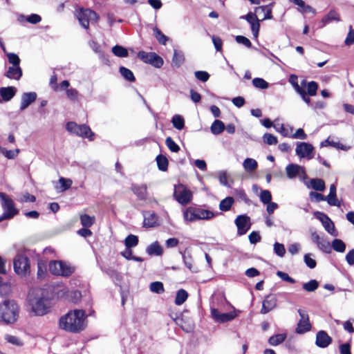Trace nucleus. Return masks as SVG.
I'll return each instance as SVG.
<instances>
[{
    "mask_svg": "<svg viewBox=\"0 0 354 354\" xmlns=\"http://www.w3.org/2000/svg\"><path fill=\"white\" fill-rule=\"evenodd\" d=\"M154 53H147L145 51H140L138 53V57L142 62L149 64L151 60L153 59Z\"/></svg>",
    "mask_w": 354,
    "mask_h": 354,
    "instance_id": "603ef678",
    "label": "nucleus"
},
{
    "mask_svg": "<svg viewBox=\"0 0 354 354\" xmlns=\"http://www.w3.org/2000/svg\"><path fill=\"white\" fill-rule=\"evenodd\" d=\"M326 198L329 205L340 207L341 203L337 198L336 185L335 184H332L330 186V192L328 195L326 196Z\"/></svg>",
    "mask_w": 354,
    "mask_h": 354,
    "instance_id": "412c9836",
    "label": "nucleus"
},
{
    "mask_svg": "<svg viewBox=\"0 0 354 354\" xmlns=\"http://www.w3.org/2000/svg\"><path fill=\"white\" fill-rule=\"evenodd\" d=\"M211 315L212 318L217 322L225 323L234 319L236 317V313L234 311L221 313L218 309L212 308L211 310Z\"/></svg>",
    "mask_w": 354,
    "mask_h": 354,
    "instance_id": "2eb2a0df",
    "label": "nucleus"
},
{
    "mask_svg": "<svg viewBox=\"0 0 354 354\" xmlns=\"http://www.w3.org/2000/svg\"><path fill=\"white\" fill-rule=\"evenodd\" d=\"M259 197L263 204L269 203L272 200V194L268 190H261Z\"/></svg>",
    "mask_w": 354,
    "mask_h": 354,
    "instance_id": "5fc2aeb1",
    "label": "nucleus"
},
{
    "mask_svg": "<svg viewBox=\"0 0 354 354\" xmlns=\"http://www.w3.org/2000/svg\"><path fill=\"white\" fill-rule=\"evenodd\" d=\"M76 16L80 24L85 29H88L90 23H95L99 19L98 15L91 9H80Z\"/></svg>",
    "mask_w": 354,
    "mask_h": 354,
    "instance_id": "0eeeda50",
    "label": "nucleus"
},
{
    "mask_svg": "<svg viewBox=\"0 0 354 354\" xmlns=\"http://www.w3.org/2000/svg\"><path fill=\"white\" fill-rule=\"evenodd\" d=\"M344 43L346 46H351L354 44V30L352 28V26H350L349 32Z\"/></svg>",
    "mask_w": 354,
    "mask_h": 354,
    "instance_id": "774afa93",
    "label": "nucleus"
},
{
    "mask_svg": "<svg viewBox=\"0 0 354 354\" xmlns=\"http://www.w3.org/2000/svg\"><path fill=\"white\" fill-rule=\"evenodd\" d=\"M119 71H120V74L122 75V76L125 80H127L129 82H134L136 80V78H135V76H134L133 72L131 70H129V68H127L124 66H121L119 68Z\"/></svg>",
    "mask_w": 354,
    "mask_h": 354,
    "instance_id": "4c0bfd02",
    "label": "nucleus"
},
{
    "mask_svg": "<svg viewBox=\"0 0 354 354\" xmlns=\"http://www.w3.org/2000/svg\"><path fill=\"white\" fill-rule=\"evenodd\" d=\"M0 200L3 209V213L0 216V222L5 219L12 218L18 213V210L15 207L13 201L5 193L0 192Z\"/></svg>",
    "mask_w": 354,
    "mask_h": 354,
    "instance_id": "39448f33",
    "label": "nucleus"
},
{
    "mask_svg": "<svg viewBox=\"0 0 354 354\" xmlns=\"http://www.w3.org/2000/svg\"><path fill=\"white\" fill-rule=\"evenodd\" d=\"M313 146L308 142H297L295 149L296 154L300 158H307L308 160L313 158Z\"/></svg>",
    "mask_w": 354,
    "mask_h": 354,
    "instance_id": "ddd939ff",
    "label": "nucleus"
},
{
    "mask_svg": "<svg viewBox=\"0 0 354 354\" xmlns=\"http://www.w3.org/2000/svg\"><path fill=\"white\" fill-rule=\"evenodd\" d=\"M317 88L318 84L315 82L311 81L308 83L306 93L310 96H314L317 93Z\"/></svg>",
    "mask_w": 354,
    "mask_h": 354,
    "instance_id": "13d9d810",
    "label": "nucleus"
},
{
    "mask_svg": "<svg viewBox=\"0 0 354 354\" xmlns=\"http://www.w3.org/2000/svg\"><path fill=\"white\" fill-rule=\"evenodd\" d=\"M5 76L9 79L19 80L22 76V70L19 66H12L8 68Z\"/></svg>",
    "mask_w": 354,
    "mask_h": 354,
    "instance_id": "4be33fe9",
    "label": "nucleus"
},
{
    "mask_svg": "<svg viewBox=\"0 0 354 354\" xmlns=\"http://www.w3.org/2000/svg\"><path fill=\"white\" fill-rule=\"evenodd\" d=\"M111 51L115 56L118 57H127L129 55L127 49L120 45L114 46Z\"/></svg>",
    "mask_w": 354,
    "mask_h": 354,
    "instance_id": "2f4dec72",
    "label": "nucleus"
},
{
    "mask_svg": "<svg viewBox=\"0 0 354 354\" xmlns=\"http://www.w3.org/2000/svg\"><path fill=\"white\" fill-rule=\"evenodd\" d=\"M88 46L94 51V53L98 54L100 57L104 56L101 47L97 42L94 40H91L88 41Z\"/></svg>",
    "mask_w": 354,
    "mask_h": 354,
    "instance_id": "4d7b16f0",
    "label": "nucleus"
},
{
    "mask_svg": "<svg viewBox=\"0 0 354 354\" xmlns=\"http://www.w3.org/2000/svg\"><path fill=\"white\" fill-rule=\"evenodd\" d=\"M144 216V226L147 227H151L157 223V216L155 213L149 212H145Z\"/></svg>",
    "mask_w": 354,
    "mask_h": 354,
    "instance_id": "b1692460",
    "label": "nucleus"
},
{
    "mask_svg": "<svg viewBox=\"0 0 354 354\" xmlns=\"http://www.w3.org/2000/svg\"><path fill=\"white\" fill-rule=\"evenodd\" d=\"M325 230L333 236H337L338 232L335 230V225L330 218L322 224Z\"/></svg>",
    "mask_w": 354,
    "mask_h": 354,
    "instance_id": "473e14b6",
    "label": "nucleus"
},
{
    "mask_svg": "<svg viewBox=\"0 0 354 354\" xmlns=\"http://www.w3.org/2000/svg\"><path fill=\"white\" fill-rule=\"evenodd\" d=\"M234 203V198L232 196H227L220 202L219 209L223 212L229 211Z\"/></svg>",
    "mask_w": 354,
    "mask_h": 354,
    "instance_id": "cd10ccee",
    "label": "nucleus"
},
{
    "mask_svg": "<svg viewBox=\"0 0 354 354\" xmlns=\"http://www.w3.org/2000/svg\"><path fill=\"white\" fill-rule=\"evenodd\" d=\"M46 290H48L50 299H67L69 293L68 288L64 285H44Z\"/></svg>",
    "mask_w": 354,
    "mask_h": 354,
    "instance_id": "9d476101",
    "label": "nucleus"
},
{
    "mask_svg": "<svg viewBox=\"0 0 354 354\" xmlns=\"http://www.w3.org/2000/svg\"><path fill=\"white\" fill-rule=\"evenodd\" d=\"M332 342V338L324 330H319L316 335V345L319 348H326Z\"/></svg>",
    "mask_w": 354,
    "mask_h": 354,
    "instance_id": "f3484780",
    "label": "nucleus"
},
{
    "mask_svg": "<svg viewBox=\"0 0 354 354\" xmlns=\"http://www.w3.org/2000/svg\"><path fill=\"white\" fill-rule=\"evenodd\" d=\"M5 339L11 344L21 346L23 345L22 341L17 337L11 335H6Z\"/></svg>",
    "mask_w": 354,
    "mask_h": 354,
    "instance_id": "6e6d98bb",
    "label": "nucleus"
},
{
    "mask_svg": "<svg viewBox=\"0 0 354 354\" xmlns=\"http://www.w3.org/2000/svg\"><path fill=\"white\" fill-rule=\"evenodd\" d=\"M263 142L269 145H276L277 143V138L276 136L270 133H265L263 136Z\"/></svg>",
    "mask_w": 354,
    "mask_h": 354,
    "instance_id": "680f3d73",
    "label": "nucleus"
},
{
    "mask_svg": "<svg viewBox=\"0 0 354 354\" xmlns=\"http://www.w3.org/2000/svg\"><path fill=\"white\" fill-rule=\"evenodd\" d=\"M185 61L184 54L182 51L174 50L172 58V64L176 67H180Z\"/></svg>",
    "mask_w": 354,
    "mask_h": 354,
    "instance_id": "bb28decb",
    "label": "nucleus"
},
{
    "mask_svg": "<svg viewBox=\"0 0 354 354\" xmlns=\"http://www.w3.org/2000/svg\"><path fill=\"white\" fill-rule=\"evenodd\" d=\"M82 297L81 292L78 290H72L69 291L68 294L67 299L70 300L72 302L76 303Z\"/></svg>",
    "mask_w": 354,
    "mask_h": 354,
    "instance_id": "bf43d9fd",
    "label": "nucleus"
},
{
    "mask_svg": "<svg viewBox=\"0 0 354 354\" xmlns=\"http://www.w3.org/2000/svg\"><path fill=\"white\" fill-rule=\"evenodd\" d=\"M156 160L159 170L162 171H165L167 170L168 160L165 156L159 154L158 156H156Z\"/></svg>",
    "mask_w": 354,
    "mask_h": 354,
    "instance_id": "7c9ffc66",
    "label": "nucleus"
},
{
    "mask_svg": "<svg viewBox=\"0 0 354 354\" xmlns=\"http://www.w3.org/2000/svg\"><path fill=\"white\" fill-rule=\"evenodd\" d=\"M311 254H306L304 257L306 265L310 269L316 267L317 263L315 259L311 258Z\"/></svg>",
    "mask_w": 354,
    "mask_h": 354,
    "instance_id": "0e129e2a",
    "label": "nucleus"
},
{
    "mask_svg": "<svg viewBox=\"0 0 354 354\" xmlns=\"http://www.w3.org/2000/svg\"><path fill=\"white\" fill-rule=\"evenodd\" d=\"M153 30V35L158 43L162 45H165L169 40V37L163 34L157 27H155Z\"/></svg>",
    "mask_w": 354,
    "mask_h": 354,
    "instance_id": "f704fd0d",
    "label": "nucleus"
},
{
    "mask_svg": "<svg viewBox=\"0 0 354 354\" xmlns=\"http://www.w3.org/2000/svg\"><path fill=\"white\" fill-rule=\"evenodd\" d=\"M27 300L32 311L36 315L41 316L49 311L51 299L44 286L30 290Z\"/></svg>",
    "mask_w": 354,
    "mask_h": 354,
    "instance_id": "f257e3e1",
    "label": "nucleus"
},
{
    "mask_svg": "<svg viewBox=\"0 0 354 354\" xmlns=\"http://www.w3.org/2000/svg\"><path fill=\"white\" fill-rule=\"evenodd\" d=\"M311 187L315 191L323 192L326 186L324 181L321 178H313L310 181Z\"/></svg>",
    "mask_w": 354,
    "mask_h": 354,
    "instance_id": "c756f323",
    "label": "nucleus"
},
{
    "mask_svg": "<svg viewBox=\"0 0 354 354\" xmlns=\"http://www.w3.org/2000/svg\"><path fill=\"white\" fill-rule=\"evenodd\" d=\"M274 252L279 257H283L286 254L284 245L275 242L273 246Z\"/></svg>",
    "mask_w": 354,
    "mask_h": 354,
    "instance_id": "de8ad7c7",
    "label": "nucleus"
},
{
    "mask_svg": "<svg viewBox=\"0 0 354 354\" xmlns=\"http://www.w3.org/2000/svg\"><path fill=\"white\" fill-rule=\"evenodd\" d=\"M165 144L168 149L172 152L180 151V147L174 141L171 137H167L165 140Z\"/></svg>",
    "mask_w": 354,
    "mask_h": 354,
    "instance_id": "3c124183",
    "label": "nucleus"
},
{
    "mask_svg": "<svg viewBox=\"0 0 354 354\" xmlns=\"http://www.w3.org/2000/svg\"><path fill=\"white\" fill-rule=\"evenodd\" d=\"M131 190L136 195V196L140 200H145L147 196V187L145 184L140 185H133Z\"/></svg>",
    "mask_w": 354,
    "mask_h": 354,
    "instance_id": "5701e85b",
    "label": "nucleus"
},
{
    "mask_svg": "<svg viewBox=\"0 0 354 354\" xmlns=\"http://www.w3.org/2000/svg\"><path fill=\"white\" fill-rule=\"evenodd\" d=\"M37 99V94L35 92L24 93L21 95L20 111L26 109Z\"/></svg>",
    "mask_w": 354,
    "mask_h": 354,
    "instance_id": "6ab92c4d",
    "label": "nucleus"
},
{
    "mask_svg": "<svg viewBox=\"0 0 354 354\" xmlns=\"http://www.w3.org/2000/svg\"><path fill=\"white\" fill-rule=\"evenodd\" d=\"M298 313L300 316V319L298 322L296 332L299 334H304L311 328L309 317L307 312L302 309H299Z\"/></svg>",
    "mask_w": 354,
    "mask_h": 354,
    "instance_id": "f8f14e48",
    "label": "nucleus"
},
{
    "mask_svg": "<svg viewBox=\"0 0 354 354\" xmlns=\"http://www.w3.org/2000/svg\"><path fill=\"white\" fill-rule=\"evenodd\" d=\"M286 335L285 334H277L275 335L271 336L268 339V342L272 346H277L282 343L286 339Z\"/></svg>",
    "mask_w": 354,
    "mask_h": 354,
    "instance_id": "58836bf2",
    "label": "nucleus"
},
{
    "mask_svg": "<svg viewBox=\"0 0 354 354\" xmlns=\"http://www.w3.org/2000/svg\"><path fill=\"white\" fill-rule=\"evenodd\" d=\"M4 53H6L10 64L12 66H19L20 59L17 54L13 53H6V51Z\"/></svg>",
    "mask_w": 354,
    "mask_h": 354,
    "instance_id": "864d4df0",
    "label": "nucleus"
},
{
    "mask_svg": "<svg viewBox=\"0 0 354 354\" xmlns=\"http://www.w3.org/2000/svg\"><path fill=\"white\" fill-rule=\"evenodd\" d=\"M214 216L211 211L189 207L183 212V217L185 221L194 222L202 219H209Z\"/></svg>",
    "mask_w": 354,
    "mask_h": 354,
    "instance_id": "20e7f679",
    "label": "nucleus"
},
{
    "mask_svg": "<svg viewBox=\"0 0 354 354\" xmlns=\"http://www.w3.org/2000/svg\"><path fill=\"white\" fill-rule=\"evenodd\" d=\"M66 130L75 134L80 137L87 138L89 140L94 139V133L92 132L91 128L86 124H77L74 122H68L66 125Z\"/></svg>",
    "mask_w": 354,
    "mask_h": 354,
    "instance_id": "423d86ee",
    "label": "nucleus"
},
{
    "mask_svg": "<svg viewBox=\"0 0 354 354\" xmlns=\"http://www.w3.org/2000/svg\"><path fill=\"white\" fill-rule=\"evenodd\" d=\"M11 291L10 286L7 283H3L2 279L0 277V295L6 296L8 295Z\"/></svg>",
    "mask_w": 354,
    "mask_h": 354,
    "instance_id": "052dcab7",
    "label": "nucleus"
},
{
    "mask_svg": "<svg viewBox=\"0 0 354 354\" xmlns=\"http://www.w3.org/2000/svg\"><path fill=\"white\" fill-rule=\"evenodd\" d=\"M319 287V283L315 279H312L307 283L303 284V288L307 292H314Z\"/></svg>",
    "mask_w": 354,
    "mask_h": 354,
    "instance_id": "c03bdc74",
    "label": "nucleus"
},
{
    "mask_svg": "<svg viewBox=\"0 0 354 354\" xmlns=\"http://www.w3.org/2000/svg\"><path fill=\"white\" fill-rule=\"evenodd\" d=\"M277 306V299L274 295H268L263 301L261 314H266L274 309Z\"/></svg>",
    "mask_w": 354,
    "mask_h": 354,
    "instance_id": "a211bd4d",
    "label": "nucleus"
},
{
    "mask_svg": "<svg viewBox=\"0 0 354 354\" xmlns=\"http://www.w3.org/2000/svg\"><path fill=\"white\" fill-rule=\"evenodd\" d=\"M95 216H91L86 214H82L80 216V221L81 224L84 227H90L95 223Z\"/></svg>",
    "mask_w": 354,
    "mask_h": 354,
    "instance_id": "e433bc0d",
    "label": "nucleus"
},
{
    "mask_svg": "<svg viewBox=\"0 0 354 354\" xmlns=\"http://www.w3.org/2000/svg\"><path fill=\"white\" fill-rule=\"evenodd\" d=\"M146 251L149 255L160 256L163 252V249L158 241H155L147 248Z\"/></svg>",
    "mask_w": 354,
    "mask_h": 354,
    "instance_id": "393cba45",
    "label": "nucleus"
},
{
    "mask_svg": "<svg viewBox=\"0 0 354 354\" xmlns=\"http://www.w3.org/2000/svg\"><path fill=\"white\" fill-rule=\"evenodd\" d=\"M19 315V306L13 300H5L0 305V316L6 324L14 323Z\"/></svg>",
    "mask_w": 354,
    "mask_h": 354,
    "instance_id": "7ed1b4c3",
    "label": "nucleus"
},
{
    "mask_svg": "<svg viewBox=\"0 0 354 354\" xmlns=\"http://www.w3.org/2000/svg\"><path fill=\"white\" fill-rule=\"evenodd\" d=\"M210 129L213 134L218 135L225 130V124L222 121L216 120L212 124Z\"/></svg>",
    "mask_w": 354,
    "mask_h": 354,
    "instance_id": "c85d7f7f",
    "label": "nucleus"
},
{
    "mask_svg": "<svg viewBox=\"0 0 354 354\" xmlns=\"http://www.w3.org/2000/svg\"><path fill=\"white\" fill-rule=\"evenodd\" d=\"M177 324L187 333L192 332L194 330V324L190 320L185 322L183 319H180L178 321Z\"/></svg>",
    "mask_w": 354,
    "mask_h": 354,
    "instance_id": "79ce46f5",
    "label": "nucleus"
},
{
    "mask_svg": "<svg viewBox=\"0 0 354 354\" xmlns=\"http://www.w3.org/2000/svg\"><path fill=\"white\" fill-rule=\"evenodd\" d=\"M256 11H261L264 13L263 19H270L272 18V9L269 6H259L256 8Z\"/></svg>",
    "mask_w": 354,
    "mask_h": 354,
    "instance_id": "49530a36",
    "label": "nucleus"
},
{
    "mask_svg": "<svg viewBox=\"0 0 354 354\" xmlns=\"http://www.w3.org/2000/svg\"><path fill=\"white\" fill-rule=\"evenodd\" d=\"M286 175L288 178L292 179L297 176H305L306 171L303 167L297 164H289L286 167Z\"/></svg>",
    "mask_w": 354,
    "mask_h": 354,
    "instance_id": "dca6fc26",
    "label": "nucleus"
},
{
    "mask_svg": "<svg viewBox=\"0 0 354 354\" xmlns=\"http://www.w3.org/2000/svg\"><path fill=\"white\" fill-rule=\"evenodd\" d=\"M150 290L157 294H161L164 292L163 283L160 281L152 282L150 284Z\"/></svg>",
    "mask_w": 354,
    "mask_h": 354,
    "instance_id": "09e8293b",
    "label": "nucleus"
},
{
    "mask_svg": "<svg viewBox=\"0 0 354 354\" xmlns=\"http://www.w3.org/2000/svg\"><path fill=\"white\" fill-rule=\"evenodd\" d=\"M277 275L284 281H287L290 283H295L296 282V281L293 278L290 277L286 272L277 271Z\"/></svg>",
    "mask_w": 354,
    "mask_h": 354,
    "instance_id": "338daca9",
    "label": "nucleus"
},
{
    "mask_svg": "<svg viewBox=\"0 0 354 354\" xmlns=\"http://www.w3.org/2000/svg\"><path fill=\"white\" fill-rule=\"evenodd\" d=\"M174 197L183 205H187L192 200V192L184 185L178 184L174 186Z\"/></svg>",
    "mask_w": 354,
    "mask_h": 354,
    "instance_id": "6e6552de",
    "label": "nucleus"
},
{
    "mask_svg": "<svg viewBox=\"0 0 354 354\" xmlns=\"http://www.w3.org/2000/svg\"><path fill=\"white\" fill-rule=\"evenodd\" d=\"M86 315L82 310H73L59 318L60 328L71 333H80L86 326Z\"/></svg>",
    "mask_w": 354,
    "mask_h": 354,
    "instance_id": "f03ea898",
    "label": "nucleus"
},
{
    "mask_svg": "<svg viewBox=\"0 0 354 354\" xmlns=\"http://www.w3.org/2000/svg\"><path fill=\"white\" fill-rule=\"evenodd\" d=\"M49 271L54 275L70 276L74 272V268L62 261H53L49 263Z\"/></svg>",
    "mask_w": 354,
    "mask_h": 354,
    "instance_id": "1a4fd4ad",
    "label": "nucleus"
},
{
    "mask_svg": "<svg viewBox=\"0 0 354 354\" xmlns=\"http://www.w3.org/2000/svg\"><path fill=\"white\" fill-rule=\"evenodd\" d=\"M333 249L338 252H344L346 250V244L341 239H335L330 245Z\"/></svg>",
    "mask_w": 354,
    "mask_h": 354,
    "instance_id": "ea45409f",
    "label": "nucleus"
},
{
    "mask_svg": "<svg viewBox=\"0 0 354 354\" xmlns=\"http://www.w3.org/2000/svg\"><path fill=\"white\" fill-rule=\"evenodd\" d=\"M163 63L164 62L162 57L155 53H153V59L149 62L150 64L156 68H160L163 65Z\"/></svg>",
    "mask_w": 354,
    "mask_h": 354,
    "instance_id": "e2e57ef3",
    "label": "nucleus"
},
{
    "mask_svg": "<svg viewBox=\"0 0 354 354\" xmlns=\"http://www.w3.org/2000/svg\"><path fill=\"white\" fill-rule=\"evenodd\" d=\"M138 243V238L137 236L133 234H129L128 235L125 240H124V244L126 248H131L133 247H136Z\"/></svg>",
    "mask_w": 354,
    "mask_h": 354,
    "instance_id": "a19ab883",
    "label": "nucleus"
},
{
    "mask_svg": "<svg viewBox=\"0 0 354 354\" xmlns=\"http://www.w3.org/2000/svg\"><path fill=\"white\" fill-rule=\"evenodd\" d=\"M16 93V88L12 86L2 87L0 88V102L10 100Z\"/></svg>",
    "mask_w": 354,
    "mask_h": 354,
    "instance_id": "aec40b11",
    "label": "nucleus"
},
{
    "mask_svg": "<svg viewBox=\"0 0 354 354\" xmlns=\"http://www.w3.org/2000/svg\"><path fill=\"white\" fill-rule=\"evenodd\" d=\"M0 152L8 159H13L19 153V149L8 150L6 148L0 147Z\"/></svg>",
    "mask_w": 354,
    "mask_h": 354,
    "instance_id": "37998d69",
    "label": "nucleus"
},
{
    "mask_svg": "<svg viewBox=\"0 0 354 354\" xmlns=\"http://www.w3.org/2000/svg\"><path fill=\"white\" fill-rule=\"evenodd\" d=\"M317 246L323 252L330 253L331 252L330 243L324 239H322V240L317 244Z\"/></svg>",
    "mask_w": 354,
    "mask_h": 354,
    "instance_id": "a18cd8bd",
    "label": "nucleus"
},
{
    "mask_svg": "<svg viewBox=\"0 0 354 354\" xmlns=\"http://www.w3.org/2000/svg\"><path fill=\"white\" fill-rule=\"evenodd\" d=\"M252 84L254 87L261 89H266L268 87V83L260 77L254 78L252 80Z\"/></svg>",
    "mask_w": 354,
    "mask_h": 354,
    "instance_id": "8fccbe9b",
    "label": "nucleus"
},
{
    "mask_svg": "<svg viewBox=\"0 0 354 354\" xmlns=\"http://www.w3.org/2000/svg\"><path fill=\"white\" fill-rule=\"evenodd\" d=\"M195 77L203 82H207L209 78V75L206 71H198L195 72Z\"/></svg>",
    "mask_w": 354,
    "mask_h": 354,
    "instance_id": "69168bd1",
    "label": "nucleus"
},
{
    "mask_svg": "<svg viewBox=\"0 0 354 354\" xmlns=\"http://www.w3.org/2000/svg\"><path fill=\"white\" fill-rule=\"evenodd\" d=\"M188 293L184 289H180L176 292L175 304L178 306L182 305L187 299Z\"/></svg>",
    "mask_w": 354,
    "mask_h": 354,
    "instance_id": "c9c22d12",
    "label": "nucleus"
},
{
    "mask_svg": "<svg viewBox=\"0 0 354 354\" xmlns=\"http://www.w3.org/2000/svg\"><path fill=\"white\" fill-rule=\"evenodd\" d=\"M14 270L17 274L24 275L29 270V259L26 256L18 254L14 259Z\"/></svg>",
    "mask_w": 354,
    "mask_h": 354,
    "instance_id": "9b49d317",
    "label": "nucleus"
},
{
    "mask_svg": "<svg viewBox=\"0 0 354 354\" xmlns=\"http://www.w3.org/2000/svg\"><path fill=\"white\" fill-rule=\"evenodd\" d=\"M171 123L178 130H182L185 127V120L180 115H174L171 119Z\"/></svg>",
    "mask_w": 354,
    "mask_h": 354,
    "instance_id": "72a5a7b5",
    "label": "nucleus"
},
{
    "mask_svg": "<svg viewBox=\"0 0 354 354\" xmlns=\"http://www.w3.org/2000/svg\"><path fill=\"white\" fill-rule=\"evenodd\" d=\"M244 169L248 172H252L257 169L258 163L256 160L250 158H247L243 162Z\"/></svg>",
    "mask_w": 354,
    "mask_h": 354,
    "instance_id": "a878e982",
    "label": "nucleus"
},
{
    "mask_svg": "<svg viewBox=\"0 0 354 354\" xmlns=\"http://www.w3.org/2000/svg\"><path fill=\"white\" fill-rule=\"evenodd\" d=\"M234 223L237 227V234L240 236L245 234L250 228V218L245 214L239 215Z\"/></svg>",
    "mask_w": 354,
    "mask_h": 354,
    "instance_id": "4468645a",
    "label": "nucleus"
}]
</instances>
